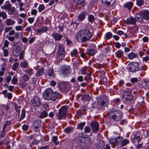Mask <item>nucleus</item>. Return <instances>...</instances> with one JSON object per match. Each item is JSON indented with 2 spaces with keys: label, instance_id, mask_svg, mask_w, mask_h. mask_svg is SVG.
<instances>
[{
  "label": "nucleus",
  "instance_id": "f257e3e1",
  "mask_svg": "<svg viewBox=\"0 0 149 149\" xmlns=\"http://www.w3.org/2000/svg\"><path fill=\"white\" fill-rule=\"evenodd\" d=\"M92 34L88 29H84L77 34L76 38L79 42H86L89 40L92 36Z\"/></svg>",
  "mask_w": 149,
  "mask_h": 149
},
{
  "label": "nucleus",
  "instance_id": "f03ea898",
  "mask_svg": "<svg viewBox=\"0 0 149 149\" xmlns=\"http://www.w3.org/2000/svg\"><path fill=\"white\" fill-rule=\"evenodd\" d=\"M58 92H54L51 88L46 89L42 94L43 98L47 100L55 101L58 97Z\"/></svg>",
  "mask_w": 149,
  "mask_h": 149
},
{
  "label": "nucleus",
  "instance_id": "7ed1b4c3",
  "mask_svg": "<svg viewBox=\"0 0 149 149\" xmlns=\"http://www.w3.org/2000/svg\"><path fill=\"white\" fill-rule=\"evenodd\" d=\"M108 114L111 119L116 121H119L123 117L122 113L119 110L111 111L108 113Z\"/></svg>",
  "mask_w": 149,
  "mask_h": 149
},
{
  "label": "nucleus",
  "instance_id": "20e7f679",
  "mask_svg": "<svg viewBox=\"0 0 149 149\" xmlns=\"http://www.w3.org/2000/svg\"><path fill=\"white\" fill-rule=\"evenodd\" d=\"M68 108V106H65L60 108L58 115L57 119L60 120L65 118L67 113Z\"/></svg>",
  "mask_w": 149,
  "mask_h": 149
},
{
  "label": "nucleus",
  "instance_id": "39448f33",
  "mask_svg": "<svg viewBox=\"0 0 149 149\" xmlns=\"http://www.w3.org/2000/svg\"><path fill=\"white\" fill-rule=\"evenodd\" d=\"M139 64L136 62L130 63L127 66V68L129 71L134 72L141 69L139 67Z\"/></svg>",
  "mask_w": 149,
  "mask_h": 149
},
{
  "label": "nucleus",
  "instance_id": "423d86ee",
  "mask_svg": "<svg viewBox=\"0 0 149 149\" xmlns=\"http://www.w3.org/2000/svg\"><path fill=\"white\" fill-rule=\"evenodd\" d=\"M70 85L69 83L62 81L59 83L58 86L60 91L63 92H65L68 90Z\"/></svg>",
  "mask_w": 149,
  "mask_h": 149
},
{
  "label": "nucleus",
  "instance_id": "0eeeda50",
  "mask_svg": "<svg viewBox=\"0 0 149 149\" xmlns=\"http://www.w3.org/2000/svg\"><path fill=\"white\" fill-rule=\"evenodd\" d=\"M123 96L128 102L131 101L133 99V96L131 92L128 90L124 91Z\"/></svg>",
  "mask_w": 149,
  "mask_h": 149
},
{
  "label": "nucleus",
  "instance_id": "6e6552de",
  "mask_svg": "<svg viewBox=\"0 0 149 149\" xmlns=\"http://www.w3.org/2000/svg\"><path fill=\"white\" fill-rule=\"evenodd\" d=\"M65 50L64 47H59L58 51V55L56 56L57 59L59 61L64 57Z\"/></svg>",
  "mask_w": 149,
  "mask_h": 149
},
{
  "label": "nucleus",
  "instance_id": "1a4fd4ad",
  "mask_svg": "<svg viewBox=\"0 0 149 149\" xmlns=\"http://www.w3.org/2000/svg\"><path fill=\"white\" fill-rule=\"evenodd\" d=\"M90 126L91 127L92 130L93 132L98 131L99 129V123L95 121H93L91 123Z\"/></svg>",
  "mask_w": 149,
  "mask_h": 149
},
{
  "label": "nucleus",
  "instance_id": "9d476101",
  "mask_svg": "<svg viewBox=\"0 0 149 149\" xmlns=\"http://www.w3.org/2000/svg\"><path fill=\"white\" fill-rule=\"evenodd\" d=\"M32 104L34 107L38 106L40 104L39 98L37 97H35L31 101Z\"/></svg>",
  "mask_w": 149,
  "mask_h": 149
},
{
  "label": "nucleus",
  "instance_id": "9b49d317",
  "mask_svg": "<svg viewBox=\"0 0 149 149\" xmlns=\"http://www.w3.org/2000/svg\"><path fill=\"white\" fill-rule=\"evenodd\" d=\"M119 141V145L121 146H124L129 143V141L127 139H123L121 137H119V139H118Z\"/></svg>",
  "mask_w": 149,
  "mask_h": 149
},
{
  "label": "nucleus",
  "instance_id": "f8f14e48",
  "mask_svg": "<svg viewBox=\"0 0 149 149\" xmlns=\"http://www.w3.org/2000/svg\"><path fill=\"white\" fill-rule=\"evenodd\" d=\"M102 3L105 6H112L115 2V0H102Z\"/></svg>",
  "mask_w": 149,
  "mask_h": 149
},
{
  "label": "nucleus",
  "instance_id": "ddd939ff",
  "mask_svg": "<svg viewBox=\"0 0 149 149\" xmlns=\"http://www.w3.org/2000/svg\"><path fill=\"white\" fill-rule=\"evenodd\" d=\"M71 72V69L70 68H65L61 70V72L65 76H68L69 75Z\"/></svg>",
  "mask_w": 149,
  "mask_h": 149
},
{
  "label": "nucleus",
  "instance_id": "4468645a",
  "mask_svg": "<svg viewBox=\"0 0 149 149\" xmlns=\"http://www.w3.org/2000/svg\"><path fill=\"white\" fill-rule=\"evenodd\" d=\"M141 14L143 17V19L148 20L149 19V11L144 10L141 11Z\"/></svg>",
  "mask_w": 149,
  "mask_h": 149
},
{
  "label": "nucleus",
  "instance_id": "2eb2a0df",
  "mask_svg": "<svg viewBox=\"0 0 149 149\" xmlns=\"http://www.w3.org/2000/svg\"><path fill=\"white\" fill-rule=\"evenodd\" d=\"M52 36L56 40L59 41L61 40L63 36L60 33H54L52 34Z\"/></svg>",
  "mask_w": 149,
  "mask_h": 149
},
{
  "label": "nucleus",
  "instance_id": "dca6fc26",
  "mask_svg": "<svg viewBox=\"0 0 149 149\" xmlns=\"http://www.w3.org/2000/svg\"><path fill=\"white\" fill-rule=\"evenodd\" d=\"M136 22V20L133 17H130L127 19L126 23L131 24H134Z\"/></svg>",
  "mask_w": 149,
  "mask_h": 149
},
{
  "label": "nucleus",
  "instance_id": "f3484780",
  "mask_svg": "<svg viewBox=\"0 0 149 149\" xmlns=\"http://www.w3.org/2000/svg\"><path fill=\"white\" fill-rule=\"evenodd\" d=\"M11 4H10L9 1H7L5 2V4L3 6H1L2 9H4L6 10H8L11 8Z\"/></svg>",
  "mask_w": 149,
  "mask_h": 149
},
{
  "label": "nucleus",
  "instance_id": "a211bd4d",
  "mask_svg": "<svg viewBox=\"0 0 149 149\" xmlns=\"http://www.w3.org/2000/svg\"><path fill=\"white\" fill-rule=\"evenodd\" d=\"M5 22L7 25L9 26L14 24L15 23V22L10 18H9L6 19L5 21Z\"/></svg>",
  "mask_w": 149,
  "mask_h": 149
},
{
  "label": "nucleus",
  "instance_id": "6ab92c4d",
  "mask_svg": "<svg viewBox=\"0 0 149 149\" xmlns=\"http://www.w3.org/2000/svg\"><path fill=\"white\" fill-rule=\"evenodd\" d=\"M119 139V137H118L117 139L113 138L111 139L109 142L110 144H112L113 145H119V141L118 139Z\"/></svg>",
  "mask_w": 149,
  "mask_h": 149
},
{
  "label": "nucleus",
  "instance_id": "aec40b11",
  "mask_svg": "<svg viewBox=\"0 0 149 149\" xmlns=\"http://www.w3.org/2000/svg\"><path fill=\"white\" fill-rule=\"evenodd\" d=\"M48 110H44L42 112H41L40 113V115L39 118H44L48 116Z\"/></svg>",
  "mask_w": 149,
  "mask_h": 149
},
{
  "label": "nucleus",
  "instance_id": "412c9836",
  "mask_svg": "<svg viewBox=\"0 0 149 149\" xmlns=\"http://www.w3.org/2000/svg\"><path fill=\"white\" fill-rule=\"evenodd\" d=\"M14 106V108L15 109L16 112H17L19 115L20 113V108L21 107L20 106H19L17 103L15 102H14L13 104Z\"/></svg>",
  "mask_w": 149,
  "mask_h": 149
},
{
  "label": "nucleus",
  "instance_id": "4be33fe9",
  "mask_svg": "<svg viewBox=\"0 0 149 149\" xmlns=\"http://www.w3.org/2000/svg\"><path fill=\"white\" fill-rule=\"evenodd\" d=\"M21 50L20 47H16V49L14 50L13 52V54L16 56H18Z\"/></svg>",
  "mask_w": 149,
  "mask_h": 149
},
{
  "label": "nucleus",
  "instance_id": "5701e85b",
  "mask_svg": "<svg viewBox=\"0 0 149 149\" xmlns=\"http://www.w3.org/2000/svg\"><path fill=\"white\" fill-rule=\"evenodd\" d=\"M44 69L43 68H39L38 70L37 71L36 74V76L37 77L42 75L43 74Z\"/></svg>",
  "mask_w": 149,
  "mask_h": 149
},
{
  "label": "nucleus",
  "instance_id": "b1692460",
  "mask_svg": "<svg viewBox=\"0 0 149 149\" xmlns=\"http://www.w3.org/2000/svg\"><path fill=\"white\" fill-rule=\"evenodd\" d=\"M40 125V122L39 120H36L33 124V126L35 129H38Z\"/></svg>",
  "mask_w": 149,
  "mask_h": 149
},
{
  "label": "nucleus",
  "instance_id": "393cba45",
  "mask_svg": "<svg viewBox=\"0 0 149 149\" xmlns=\"http://www.w3.org/2000/svg\"><path fill=\"white\" fill-rule=\"evenodd\" d=\"M133 2H129L125 3L124 4V7L125 8H127L130 11L133 6Z\"/></svg>",
  "mask_w": 149,
  "mask_h": 149
},
{
  "label": "nucleus",
  "instance_id": "a878e982",
  "mask_svg": "<svg viewBox=\"0 0 149 149\" xmlns=\"http://www.w3.org/2000/svg\"><path fill=\"white\" fill-rule=\"evenodd\" d=\"M86 14V13L84 12L80 13L78 17V19L80 20L83 21L85 18Z\"/></svg>",
  "mask_w": 149,
  "mask_h": 149
},
{
  "label": "nucleus",
  "instance_id": "bb28decb",
  "mask_svg": "<svg viewBox=\"0 0 149 149\" xmlns=\"http://www.w3.org/2000/svg\"><path fill=\"white\" fill-rule=\"evenodd\" d=\"M136 17L137 19V20H138L139 22L142 23L143 22L142 19L143 18V17L141 14V11L140 13H137Z\"/></svg>",
  "mask_w": 149,
  "mask_h": 149
},
{
  "label": "nucleus",
  "instance_id": "cd10ccee",
  "mask_svg": "<svg viewBox=\"0 0 149 149\" xmlns=\"http://www.w3.org/2000/svg\"><path fill=\"white\" fill-rule=\"evenodd\" d=\"M73 1L76 3L82 5L84 6L85 4L84 0H73Z\"/></svg>",
  "mask_w": 149,
  "mask_h": 149
},
{
  "label": "nucleus",
  "instance_id": "c85d7f7f",
  "mask_svg": "<svg viewBox=\"0 0 149 149\" xmlns=\"http://www.w3.org/2000/svg\"><path fill=\"white\" fill-rule=\"evenodd\" d=\"M47 30V28L46 27H43L41 29H38L36 31L38 33H41L46 32Z\"/></svg>",
  "mask_w": 149,
  "mask_h": 149
},
{
  "label": "nucleus",
  "instance_id": "c756f323",
  "mask_svg": "<svg viewBox=\"0 0 149 149\" xmlns=\"http://www.w3.org/2000/svg\"><path fill=\"white\" fill-rule=\"evenodd\" d=\"M24 72L28 74L29 76L32 75L34 73V71L32 69L25 70H24Z\"/></svg>",
  "mask_w": 149,
  "mask_h": 149
},
{
  "label": "nucleus",
  "instance_id": "7c9ffc66",
  "mask_svg": "<svg viewBox=\"0 0 149 149\" xmlns=\"http://www.w3.org/2000/svg\"><path fill=\"white\" fill-rule=\"evenodd\" d=\"M123 52L121 50H119L118 51L116 52L115 53L116 56L118 58H120L123 55Z\"/></svg>",
  "mask_w": 149,
  "mask_h": 149
},
{
  "label": "nucleus",
  "instance_id": "2f4dec72",
  "mask_svg": "<svg viewBox=\"0 0 149 149\" xmlns=\"http://www.w3.org/2000/svg\"><path fill=\"white\" fill-rule=\"evenodd\" d=\"M82 99L84 101H89L91 99V97L88 95H83L82 96Z\"/></svg>",
  "mask_w": 149,
  "mask_h": 149
},
{
  "label": "nucleus",
  "instance_id": "473e14b6",
  "mask_svg": "<svg viewBox=\"0 0 149 149\" xmlns=\"http://www.w3.org/2000/svg\"><path fill=\"white\" fill-rule=\"evenodd\" d=\"M22 79L24 81L27 82L29 80V76L28 74H25L22 76Z\"/></svg>",
  "mask_w": 149,
  "mask_h": 149
},
{
  "label": "nucleus",
  "instance_id": "72a5a7b5",
  "mask_svg": "<svg viewBox=\"0 0 149 149\" xmlns=\"http://www.w3.org/2000/svg\"><path fill=\"white\" fill-rule=\"evenodd\" d=\"M85 123L81 122L79 124L77 125V128L79 130H82L83 128V127L85 125Z\"/></svg>",
  "mask_w": 149,
  "mask_h": 149
},
{
  "label": "nucleus",
  "instance_id": "f704fd0d",
  "mask_svg": "<svg viewBox=\"0 0 149 149\" xmlns=\"http://www.w3.org/2000/svg\"><path fill=\"white\" fill-rule=\"evenodd\" d=\"M87 53L90 56H93L95 54V51L93 49H88L87 51Z\"/></svg>",
  "mask_w": 149,
  "mask_h": 149
},
{
  "label": "nucleus",
  "instance_id": "c9c22d12",
  "mask_svg": "<svg viewBox=\"0 0 149 149\" xmlns=\"http://www.w3.org/2000/svg\"><path fill=\"white\" fill-rule=\"evenodd\" d=\"M58 139L57 136H54L52 138V141L54 143L55 145H58L59 144V142L58 141H57Z\"/></svg>",
  "mask_w": 149,
  "mask_h": 149
},
{
  "label": "nucleus",
  "instance_id": "e433bc0d",
  "mask_svg": "<svg viewBox=\"0 0 149 149\" xmlns=\"http://www.w3.org/2000/svg\"><path fill=\"white\" fill-rule=\"evenodd\" d=\"M25 112L26 111L24 109H23L22 110L21 116L19 120L20 121H21L25 117Z\"/></svg>",
  "mask_w": 149,
  "mask_h": 149
},
{
  "label": "nucleus",
  "instance_id": "4c0bfd02",
  "mask_svg": "<svg viewBox=\"0 0 149 149\" xmlns=\"http://www.w3.org/2000/svg\"><path fill=\"white\" fill-rule=\"evenodd\" d=\"M137 56V54L134 53H131L128 54V57L130 59H132L135 58Z\"/></svg>",
  "mask_w": 149,
  "mask_h": 149
},
{
  "label": "nucleus",
  "instance_id": "58836bf2",
  "mask_svg": "<svg viewBox=\"0 0 149 149\" xmlns=\"http://www.w3.org/2000/svg\"><path fill=\"white\" fill-rule=\"evenodd\" d=\"M18 82V79L17 78V76H14L13 77V78L11 81V83L13 84H16Z\"/></svg>",
  "mask_w": 149,
  "mask_h": 149
},
{
  "label": "nucleus",
  "instance_id": "ea45409f",
  "mask_svg": "<svg viewBox=\"0 0 149 149\" xmlns=\"http://www.w3.org/2000/svg\"><path fill=\"white\" fill-rule=\"evenodd\" d=\"M47 74L50 77L52 76L54 74V71L52 69H49L47 70Z\"/></svg>",
  "mask_w": 149,
  "mask_h": 149
},
{
  "label": "nucleus",
  "instance_id": "a19ab883",
  "mask_svg": "<svg viewBox=\"0 0 149 149\" xmlns=\"http://www.w3.org/2000/svg\"><path fill=\"white\" fill-rule=\"evenodd\" d=\"M8 14L10 15H12L15 11V9L14 7H13L8 10Z\"/></svg>",
  "mask_w": 149,
  "mask_h": 149
},
{
  "label": "nucleus",
  "instance_id": "79ce46f5",
  "mask_svg": "<svg viewBox=\"0 0 149 149\" xmlns=\"http://www.w3.org/2000/svg\"><path fill=\"white\" fill-rule=\"evenodd\" d=\"M73 130V128L71 127H69L65 128L64 131L66 133H70Z\"/></svg>",
  "mask_w": 149,
  "mask_h": 149
},
{
  "label": "nucleus",
  "instance_id": "37998d69",
  "mask_svg": "<svg viewBox=\"0 0 149 149\" xmlns=\"http://www.w3.org/2000/svg\"><path fill=\"white\" fill-rule=\"evenodd\" d=\"M88 18L89 21L91 23H92L95 20L94 16L91 15H89Z\"/></svg>",
  "mask_w": 149,
  "mask_h": 149
},
{
  "label": "nucleus",
  "instance_id": "c03bdc74",
  "mask_svg": "<svg viewBox=\"0 0 149 149\" xmlns=\"http://www.w3.org/2000/svg\"><path fill=\"white\" fill-rule=\"evenodd\" d=\"M11 124V122L10 121H6L3 124V129L6 130L7 126Z\"/></svg>",
  "mask_w": 149,
  "mask_h": 149
},
{
  "label": "nucleus",
  "instance_id": "a18cd8bd",
  "mask_svg": "<svg viewBox=\"0 0 149 149\" xmlns=\"http://www.w3.org/2000/svg\"><path fill=\"white\" fill-rule=\"evenodd\" d=\"M45 7L43 4L40 5L38 8V12H40L44 10L45 9Z\"/></svg>",
  "mask_w": 149,
  "mask_h": 149
},
{
  "label": "nucleus",
  "instance_id": "49530a36",
  "mask_svg": "<svg viewBox=\"0 0 149 149\" xmlns=\"http://www.w3.org/2000/svg\"><path fill=\"white\" fill-rule=\"evenodd\" d=\"M136 4L139 6H141L143 5L144 1L143 0H136Z\"/></svg>",
  "mask_w": 149,
  "mask_h": 149
},
{
  "label": "nucleus",
  "instance_id": "de8ad7c7",
  "mask_svg": "<svg viewBox=\"0 0 149 149\" xmlns=\"http://www.w3.org/2000/svg\"><path fill=\"white\" fill-rule=\"evenodd\" d=\"M19 65V63H14L12 67V69L14 70H16L17 69Z\"/></svg>",
  "mask_w": 149,
  "mask_h": 149
},
{
  "label": "nucleus",
  "instance_id": "09e8293b",
  "mask_svg": "<svg viewBox=\"0 0 149 149\" xmlns=\"http://www.w3.org/2000/svg\"><path fill=\"white\" fill-rule=\"evenodd\" d=\"M91 128H90L88 126H86L84 128V131L86 133H89L91 132Z\"/></svg>",
  "mask_w": 149,
  "mask_h": 149
},
{
  "label": "nucleus",
  "instance_id": "8fccbe9b",
  "mask_svg": "<svg viewBox=\"0 0 149 149\" xmlns=\"http://www.w3.org/2000/svg\"><path fill=\"white\" fill-rule=\"evenodd\" d=\"M105 36L108 39H109L112 36V34L111 32H107L106 33Z\"/></svg>",
  "mask_w": 149,
  "mask_h": 149
},
{
  "label": "nucleus",
  "instance_id": "3c124183",
  "mask_svg": "<svg viewBox=\"0 0 149 149\" xmlns=\"http://www.w3.org/2000/svg\"><path fill=\"white\" fill-rule=\"evenodd\" d=\"M4 47H2V49L3 50L4 55L5 56H7L8 55V50L6 49H5L4 48Z\"/></svg>",
  "mask_w": 149,
  "mask_h": 149
},
{
  "label": "nucleus",
  "instance_id": "603ef678",
  "mask_svg": "<svg viewBox=\"0 0 149 149\" xmlns=\"http://www.w3.org/2000/svg\"><path fill=\"white\" fill-rule=\"evenodd\" d=\"M5 97H7L9 99H11L12 97V94L10 93H8L7 94V95L5 96Z\"/></svg>",
  "mask_w": 149,
  "mask_h": 149
},
{
  "label": "nucleus",
  "instance_id": "864d4df0",
  "mask_svg": "<svg viewBox=\"0 0 149 149\" xmlns=\"http://www.w3.org/2000/svg\"><path fill=\"white\" fill-rule=\"evenodd\" d=\"M142 138V136H138L137 134L134 136V139L136 140L139 142L140 139Z\"/></svg>",
  "mask_w": 149,
  "mask_h": 149
},
{
  "label": "nucleus",
  "instance_id": "5fc2aeb1",
  "mask_svg": "<svg viewBox=\"0 0 149 149\" xmlns=\"http://www.w3.org/2000/svg\"><path fill=\"white\" fill-rule=\"evenodd\" d=\"M27 84L26 83L22 82L19 84V86L22 88H24L26 86Z\"/></svg>",
  "mask_w": 149,
  "mask_h": 149
},
{
  "label": "nucleus",
  "instance_id": "6e6d98bb",
  "mask_svg": "<svg viewBox=\"0 0 149 149\" xmlns=\"http://www.w3.org/2000/svg\"><path fill=\"white\" fill-rule=\"evenodd\" d=\"M13 29V27L11 26L6 27L5 29V32L6 33L8 32L10 30H12Z\"/></svg>",
  "mask_w": 149,
  "mask_h": 149
},
{
  "label": "nucleus",
  "instance_id": "4d7b16f0",
  "mask_svg": "<svg viewBox=\"0 0 149 149\" xmlns=\"http://www.w3.org/2000/svg\"><path fill=\"white\" fill-rule=\"evenodd\" d=\"M12 79L11 77L10 76H7L6 78V81L7 83H9Z\"/></svg>",
  "mask_w": 149,
  "mask_h": 149
},
{
  "label": "nucleus",
  "instance_id": "13d9d810",
  "mask_svg": "<svg viewBox=\"0 0 149 149\" xmlns=\"http://www.w3.org/2000/svg\"><path fill=\"white\" fill-rule=\"evenodd\" d=\"M5 130L3 129L0 135V137L1 138H2L5 135Z\"/></svg>",
  "mask_w": 149,
  "mask_h": 149
},
{
  "label": "nucleus",
  "instance_id": "bf43d9fd",
  "mask_svg": "<svg viewBox=\"0 0 149 149\" xmlns=\"http://www.w3.org/2000/svg\"><path fill=\"white\" fill-rule=\"evenodd\" d=\"M66 41L67 45L68 46H70L71 44L72 43V42L70 40L68 39V38H66Z\"/></svg>",
  "mask_w": 149,
  "mask_h": 149
},
{
  "label": "nucleus",
  "instance_id": "052dcab7",
  "mask_svg": "<svg viewBox=\"0 0 149 149\" xmlns=\"http://www.w3.org/2000/svg\"><path fill=\"white\" fill-rule=\"evenodd\" d=\"M28 64L26 62H23L21 64V66L24 68L26 67Z\"/></svg>",
  "mask_w": 149,
  "mask_h": 149
},
{
  "label": "nucleus",
  "instance_id": "680f3d73",
  "mask_svg": "<svg viewBox=\"0 0 149 149\" xmlns=\"http://www.w3.org/2000/svg\"><path fill=\"white\" fill-rule=\"evenodd\" d=\"M130 81L132 83L137 82L138 81L137 79L136 78H132L131 79Z\"/></svg>",
  "mask_w": 149,
  "mask_h": 149
},
{
  "label": "nucleus",
  "instance_id": "e2e57ef3",
  "mask_svg": "<svg viewBox=\"0 0 149 149\" xmlns=\"http://www.w3.org/2000/svg\"><path fill=\"white\" fill-rule=\"evenodd\" d=\"M28 20L30 24H31L34 22V19L32 17H29L28 18Z\"/></svg>",
  "mask_w": 149,
  "mask_h": 149
},
{
  "label": "nucleus",
  "instance_id": "0e129e2a",
  "mask_svg": "<svg viewBox=\"0 0 149 149\" xmlns=\"http://www.w3.org/2000/svg\"><path fill=\"white\" fill-rule=\"evenodd\" d=\"M1 106H2V107H3L4 108H5L6 111L9 110L10 109V107L8 105H5L3 104H2L1 105Z\"/></svg>",
  "mask_w": 149,
  "mask_h": 149
},
{
  "label": "nucleus",
  "instance_id": "69168bd1",
  "mask_svg": "<svg viewBox=\"0 0 149 149\" xmlns=\"http://www.w3.org/2000/svg\"><path fill=\"white\" fill-rule=\"evenodd\" d=\"M37 11L36 10L33 9L31 10V13L32 15H35L37 13Z\"/></svg>",
  "mask_w": 149,
  "mask_h": 149
},
{
  "label": "nucleus",
  "instance_id": "338daca9",
  "mask_svg": "<svg viewBox=\"0 0 149 149\" xmlns=\"http://www.w3.org/2000/svg\"><path fill=\"white\" fill-rule=\"evenodd\" d=\"M22 128L23 130L26 131L28 129V126L27 125H24L22 126Z\"/></svg>",
  "mask_w": 149,
  "mask_h": 149
},
{
  "label": "nucleus",
  "instance_id": "774afa93",
  "mask_svg": "<svg viewBox=\"0 0 149 149\" xmlns=\"http://www.w3.org/2000/svg\"><path fill=\"white\" fill-rule=\"evenodd\" d=\"M104 149H110V147L108 144L104 145V146L102 147Z\"/></svg>",
  "mask_w": 149,
  "mask_h": 149
}]
</instances>
